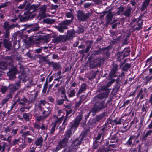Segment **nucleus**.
Returning a JSON list of instances; mask_svg holds the SVG:
<instances>
[{
	"label": "nucleus",
	"instance_id": "1",
	"mask_svg": "<svg viewBox=\"0 0 152 152\" xmlns=\"http://www.w3.org/2000/svg\"><path fill=\"white\" fill-rule=\"evenodd\" d=\"M39 109L42 111L43 115H45L47 117L49 115L51 111L50 104L46 103L45 100L40 101L37 105Z\"/></svg>",
	"mask_w": 152,
	"mask_h": 152
},
{
	"label": "nucleus",
	"instance_id": "2",
	"mask_svg": "<svg viewBox=\"0 0 152 152\" xmlns=\"http://www.w3.org/2000/svg\"><path fill=\"white\" fill-rule=\"evenodd\" d=\"M67 35H61L54 39L55 42H59L61 41L64 42L69 39H72L75 36V32L73 29L72 30H68L67 32Z\"/></svg>",
	"mask_w": 152,
	"mask_h": 152
},
{
	"label": "nucleus",
	"instance_id": "3",
	"mask_svg": "<svg viewBox=\"0 0 152 152\" xmlns=\"http://www.w3.org/2000/svg\"><path fill=\"white\" fill-rule=\"evenodd\" d=\"M106 105L104 104V102L102 101L100 103H96L94 106L91 108L90 112L88 114V117L91 113H92V115L95 116L97 112L106 107Z\"/></svg>",
	"mask_w": 152,
	"mask_h": 152
},
{
	"label": "nucleus",
	"instance_id": "4",
	"mask_svg": "<svg viewBox=\"0 0 152 152\" xmlns=\"http://www.w3.org/2000/svg\"><path fill=\"white\" fill-rule=\"evenodd\" d=\"M113 68L109 75V78L110 80L108 81L106 86H104L107 87V88L109 87L111 84L113 83L115 81V79H111V78L117 76L116 74L118 69V65L116 64H113Z\"/></svg>",
	"mask_w": 152,
	"mask_h": 152
},
{
	"label": "nucleus",
	"instance_id": "5",
	"mask_svg": "<svg viewBox=\"0 0 152 152\" xmlns=\"http://www.w3.org/2000/svg\"><path fill=\"white\" fill-rule=\"evenodd\" d=\"M72 22V20H66L60 23L58 25L56 26L55 28L60 32L63 33L64 30L68 29L67 26L70 25Z\"/></svg>",
	"mask_w": 152,
	"mask_h": 152
},
{
	"label": "nucleus",
	"instance_id": "6",
	"mask_svg": "<svg viewBox=\"0 0 152 152\" xmlns=\"http://www.w3.org/2000/svg\"><path fill=\"white\" fill-rule=\"evenodd\" d=\"M143 22L139 18L133 19L131 22V27L133 31L139 30L142 28Z\"/></svg>",
	"mask_w": 152,
	"mask_h": 152
},
{
	"label": "nucleus",
	"instance_id": "7",
	"mask_svg": "<svg viewBox=\"0 0 152 152\" xmlns=\"http://www.w3.org/2000/svg\"><path fill=\"white\" fill-rule=\"evenodd\" d=\"M91 14V12L85 13L83 11L79 10L77 14V18L79 20L83 22L89 19Z\"/></svg>",
	"mask_w": 152,
	"mask_h": 152
},
{
	"label": "nucleus",
	"instance_id": "8",
	"mask_svg": "<svg viewBox=\"0 0 152 152\" xmlns=\"http://www.w3.org/2000/svg\"><path fill=\"white\" fill-rule=\"evenodd\" d=\"M110 89L107 88V87L104 86H100L98 89V91L99 92L102 91H104L105 92L103 93H101L99 94L100 95V99H102L104 98H107L108 96V95L110 93Z\"/></svg>",
	"mask_w": 152,
	"mask_h": 152
},
{
	"label": "nucleus",
	"instance_id": "9",
	"mask_svg": "<svg viewBox=\"0 0 152 152\" xmlns=\"http://www.w3.org/2000/svg\"><path fill=\"white\" fill-rule=\"evenodd\" d=\"M18 98L16 100L17 102H18L20 104L25 105V103L28 102V100L24 96H22L20 92H18L15 95V99Z\"/></svg>",
	"mask_w": 152,
	"mask_h": 152
},
{
	"label": "nucleus",
	"instance_id": "10",
	"mask_svg": "<svg viewBox=\"0 0 152 152\" xmlns=\"http://www.w3.org/2000/svg\"><path fill=\"white\" fill-rule=\"evenodd\" d=\"M68 142L66 140L62 139L58 142V145L53 150V152H57L61 149L65 147L67 145Z\"/></svg>",
	"mask_w": 152,
	"mask_h": 152
},
{
	"label": "nucleus",
	"instance_id": "11",
	"mask_svg": "<svg viewBox=\"0 0 152 152\" xmlns=\"http://www.w3.org/2000/svg\"><path fill=\"white\" fill-rule=\"evenodd\" d=\"M20 72L19 67L15 66L11 69L7 73V75L10 77L14 78L15 77V75L18 73Z\"/></svg>",
	"mask_w": 152,
	"mask_h": 152
},
{
	"label": "nucleus",
	"instance_id": "12",
	"mask_svg": "<svg viewBox=\"0 0 152 152\" xmlns=\"http://www.w3.org/2000/svg\"><path fill=\"white\" fill-rule=\"evenodd\" d=\"M40 5V4H38L37 5H33L30 6L28 4L26 6L25 9L26 10H28L27 12L28 14L31 15L33 12L38 9Z\"/></svg>",
	"mask_w": 152,
	"mask_h": 152
},
{
	"label": "nucleus",
	"instance_id": "13",
	"mask_svg": "<svg viewBox=\"0 0 152 152\" xmlns=\"http://www.w3.org/2000/svg\"><path fill=\"white\" fill-rule=\"evenodd\" d=\"M82 119L81 115L77 116L76 119L72 122L71 126V128L72 129L76 128L79 126Z\"/></svg>",
	"mask_w": 152,
	"mask_h": 152
},
{
	"label": "nucleus",
	"instance_id": "14",
	"mask_svg": "<svg viewBox=\"0 0 152 152\" xmlns=\"http://www.w3.org/2000/svg\"><path fill=\"white\" fill-rule=\"evenodd\" d=\"M18 130V127H16L15 129H12L9 126H7L5 128V132L8 134H10V133L11 135L13 136H15L17 134V132Z\"/></svg>",
	"mask_w": 152,
	"mask_h": 152
},
{
	"label": "nucleus",
	"instance_id": "15",
	"mask_svg": "<svg viewBox=\"0 0 152 152\" xmlns=\"http://www.w3.org/2000/svg\"><path fill=\"white\" fill-rule=\"evenodd\" d=\"M24 26H26L27 28H31V29L28 31V33L38 31L40 28V27L38 25L37 23L29 25L25 24Z\"/></svg>",
	"mask_w": 152,
	"mask_h": 152
},
{
	"label": "nucleus",
	"instance_id": "16",
	"mask_svg": "<svg viewBox=\"0 0 152 152\" xmlns=\"http://www.w3.org/2000/svg\"><path fill=\"white\" fill-rule=\"evenodd\" d=\"M20 72L22 74L19 77V78L23 81L25 82L26 80V77L27 75L26 73L24 72V68L23 66L20 65L19 66Z\"/></svg>",
	"mask_w": 152,
	"mask_h": 152
},
{
	"label": "nucleus",
	"instance_id": "17",
	"mask_svg": "<svg viewBox=\"0 0 152 152\" xmlns=\"http://www.w3.org/2000/svg\"><path fill=\"white\" fill-rule=\"evenodd\" d=\"M78 148V147L77 146H74L72 144L69 148L64 149L63 151V152H75Z\"/></svg>",
	"mask_w": 152,
	"mask_h": 152
},
{
	"label": "nucleus",
	"instance_id": "18",
	"mask_svg": "<svg viewBox=\"0 0 152 152\" xmlns=\"http://www.w3.org/2000/svg\"><path fill=\"white\" fill-rule=\"evenodd\" d=\"M86 99V96L84 95H83L81 96L80 97L79 100L77 102H76L75 103V108L77 109L80 105Z\"/></svg>",
	"mask_w": 152,
	"mask_h": 152
},
{
	"label": "nucleus",
	"instance_id": "19",
	"mask_svg": "<svg viewBox=\"0 0 152 152\" xmlns=\"http://www.w3.org/2000/svg\"><path fill=\"white\" fill-rule=\"evenodd\" d=\"M47 7L45 5H43L39 8V15L42 17L45 16V13L46 12Z\"/></svg>",
	"mask_w": 152,
	"mask_h": 152
},
{
	"label": "nucleus",
	"instance_id": "20",
	"mask_svg": "<svg viewBox=\"0 0 152 152\" xmlns=\"http://www.w3.org/2000/svg\"><path fill=\"white\" fill-rule=\"evenodd\" d=\"M3 44L4 47L7 49L8 50H10L12 46V43L10 41L4 39L3 40Z\"/></svg>",
	"mask_w": 152,
	"mask_h": 152
},
{
	"label": "nucleus",
	"instance_id": "21",
	"mask_svg": "<svg viewBox=\"0 0 152 152\" xmlns=\"http://www.w3.org/2000/svg\"><path fill=\"white\" fill-rule=\"evenodd\" d=\"M4 59L7 64H11L13 62L14 58L13 56H11L5 57L4 58Z\"/></svg>",
	"mask_w": 152,
	"mask_h": 152
},
{
	"label": "nucleus",
	"instance_id": "22",
	"mask_svg": "<svg viewBox=\"0 0 152 152\" xmlns=\"http://www.w3.org/2000/svg\"><path fill=\"white\" fill-rule=\"evenodd\" d=\"M99 58L97 60H95L94 61H91L90 63L89 67L91 68H94L97 65H99L101 64L100 61H97Z\"/></svg>",
	"mask_w": 152,
	"mask_h": 152
},
{
	"label": "nucleus",
	"instance_id": "23",
	"mask_svg": "<svg viewBox=\"0 0 152 152\" xmlns=\"http://www.w3.org/2000/svg\"><path fill=\"white\" fill-rule=\"evenodd\" d=\"M113 17V14L112 13L109 12L108 14L106 15V17L107 18L106 22L107 24H113V23H112Z\"/></svg>",
	"mask_w": 152,
	"mask_h": 152
},
{
	"label": "nucleus",
	"instance_id": "24",
	"mask_svg": "<svg viewBox=\"0 0 152 152\" xmlns=\"http://www.w3.org/2000/svg\"><path fill=\"white\" fill-rule=\"evenodd\" d=\"M43 141V138L40 137L37 138L35 140L34 144L36 146H39L41 147L42 145V143Z\"/></svg>",
	"mask_w": 152,
	"mask_h": 152
},
{
	"label": "nucleus",
	"instance_id": "25",
	"mask_svg": "<svg viewBox=\"0 0 152 152\" xmlns=\"http://www.w3.org/2000/svg\"><path fill=\"white\" fill-rule=\"evenodd\" d=\"M87 85L85 83L82 84L80 88L76 94L77 96H79L81 93L85 91L86 89Z\"/></svg>",
	"mask_w": 152,
	"mask_h": 152
},
{
	"label": "nucleus",
	"instance_id": "26",
	"mask_svg": "<svg viewBox=\"0 0 152 152\" xmlns=\"http://www.w3.org/2000/svg\"><path fill=\"white\" fill-rule=\"evenodd\" d=\"M83 139V137L80 138H77L73 142L72 144L74 146L75 145L78 147V146L81 144Z\"/></svg>",
	"mask_w": 152,
	"mask_h": 152
},
{
	"label": "nucleus",
	"instance_id": "27",
	"mask_svg": "<svg viewBox=\"0 0 152 152\" xmlns=\"http://www.w3.org/2000/svg\"><path fill=\"white\" fill-rule=\"evenodd\" d=\"M14 25L12 24L9 25L8 22H5L4 23L3 27L4 29L6 30H9L14 28Z\"/></svg>",
	"mask_w": 152,
	"mask_h": 152
},
{
	"label": "nucleus",
	"instance_id": "28",
	"mask_svg": "<svg viewBox=\"0 0 152 152\" xmlns=\"http://www.w3.org/2000/svg\"><path fill=\"white\" fill-rule=\"evenodd\" d=\"M150 0H145L142 3V7L140 10L142 11H143L146 10Z\"/></svg>",
	"mask_w": 152,
	"mask_h": 152
},
{
	"label": "nucleus",
	"instance_id": "29",
	"mask_svg": "<svg viewBox=\"0 0 152 152\" xmlns=\"http://www.w3.org/2000/svg\"><path fill=\"white\" fill-rule=\"evenodd\" d=\"M72 135V131L70 129L66 131L64 134V137L63 138L64 139L68 142V140Z\"/></svg>",
	"mask_w": 152,
	"mask_h": 152
},
{
	"label": "nucleus",
	"instance_id": "30",
	"mask_svg": "<svg viewBox=\"0 0 152 152\" xmlns=\"http://www.w3.org/2000/svg\"><path fill=\"white\" fill-rule=\"evenodd\" d=\"M43 21L44 23L46 24H51L54 23L55 20V19L47 18L44 19Z\"/></svg>",
	"mask_w": 152,
	"mask_h": 152
},
{
	"label": "nucleus",
	"instance_id": "31",
	"mask_svg": "<svg viewBox=\"0 0 152 152\" xmlns=\"http://www.w3.org/2000/svg\"><path fill=\"white\" fill-rule=\"evenodd\" d=\"M66 115L63 123V124L64 125L66 124V123H65V122L68 117L69 115L72 113L73 110L72 109H70L69 110H66Z\"/></svg>",
	"mask_w": 152,
	"mask_h": 152
},
{
	"label": "nucleus",
	"instance_id": "32",
	"mask_svg": "<svg viewBox=\"0 0 152 152\" xmlns=\"http://www.w3.org/2000/svg\"><path fill=\"white\" fill-rule=\"evenodd\" d=\"M68 96L69 98H72L75 96V92L74 89L68 90L67 92Z\"/></svg>",
	"mask_w": 152,
	"mask_h": 152
},
{
	"label": "nucleus",
	"instance_id": "33",
	"mask_svg": "<svg viewBox=\"0 0 152 152\" xmlns=\"http://www.w3.org/2000/svg\"><path fill=\"white\" fill-rule=\"evenodd\" d=\"M73 12L72 10H70L69 11H66L65 12V16L67 18H71L70 20H73L74 17L73 15Z\"/></svg>",
	"mask_w": 152,
	"mask_h": 152
},
{
	"label": "nucleus",
	"instance_id": "34",
	"mask_svg": "<svg viewBox=\"0 0 152 152\" xmlns=\"http://www.w3.org/2000/svg\"><path fill=\"white\" fill-rule=\"evenodd\" d=\"M121 36H119L118 37L115 38L113 37V40L111 41V43L112 44L114 45L118 42L121 39Z\"/></svg>",
	"mask_w": 152,
	"mask_h": 152
},
{
	"label": "nucleus",
	"instance_id": "35",
	"mask_svg": "<svg viewBox=\"0 0 152 152\" xmlns=\"http://www.w3.org/2000/svg\"><path fill=\"white\" fill-rule=\"evenodd\" d=\"M143 90L142 88H141L139 91L138 94L136 97V98L140 97V100H141L143 99L145 97V94H143Z\"/></svg>",
	"mask_w": 152,
	"mask_h": 152
},
{
	"label": "nucleus",
	"instance_id": "36",
	"mask_svg": "<svg viewBox=\"0 0 152 152\" xmlns=\"http://www.w3.org/2000/svg\"><path fill=\"white\" fill-rule=\"evenodd\" d=\"M96 71H92L91 72L88 76V78L90 80L94 79L96 77Z\"/></svg>",
	"mask_w": 152,
	"mask_h": 152
},
{
	"label": "nucleus",
	"instance_id": "37",
	"mask_svg": "<svg viewBox=\"0 0 152 152\" xmlns=\"http://www.w3.org/2000/svg\"><path fill=\"white\" fill-rule=\"evenodd\" d=\"M52 65L53 69L55 70H57L61 67V65L58 63L52 62Z\"/></svg>",
	"mask_w": 152,
	"mask_h": 152
},
{
	"label": "nucleus",
	"instance_id": "38",
	"mask_svg": "<svg viewBox=\"0 0 152 152\" xmlns=\"http://www.w3.org/2000/svg\"><path fill=\"white\" fill-rule=\"evenodd\" d=\"M64 118V116H62L61 118H56L55 121L54 123L53 124H55L56 126L57 124H60V123L62 121Z\"/></svg>",
	"mask_w": 152,
	"mask_h": 152
},
{
	"label": "nucleus",
	"instance_id": "39",
	"mask_svg": "<svg viewBox=\"0 0 152 152\" xmlns=\"http://www.w3.org/2000/svg\"><path fill=\"white\" fill-rule=\"evenodd\" d=\"M117 56V59L118 61H121L125 57L122 52H118Z\"/></svg>",
	"mask_w": 152,
	"mask_h": 152
},
{
	"label": "nucleus",
	"instance_id": "40",
	"mask_svg": "<svg viewBox=\"0 0 152 152\" xmlns=\"http://www.w3.org/2000/svg\"><path fill=\"white\" fill-rule=\"evenodd\" d=\"M131 8H128L124 11L123 15L127 17H129L131 14Z\"/></svg>",
	"mask_w": 152,
	"mask_h": 152
},
{
	"label": "nucleus",
	"instance_id": "41",
	"mask_svg": "<svg viewBox=\"0 0 152 152\" xmlns=\"http://www.w3.org/2000/svg\"><path fill=\"white\" fill-rule=\"evenodd\" d=\"M104 117V115L100 114L96 115L94 119V121L95 122H98L103 119Z\"/></svg>",
	"mask_w": 152,
	"mask_h": 152
},
{
	"label": "nucleus",
	"instance_id": "42",
	"mask_svg": "<svg viewBox=\"0 0 152 152\" xmlns=\"http://www.w3.org/2000/svg\"><path fill=\"white\" fill-rule=\"evenodd\" d=\"M47 118V117L45 115L41 116H37L35 117L36 120L39 122L44 120Z\"/></svg>",
	"mask_w": 152,
	"mask_h": 152
},
{
	"label": "nucleus",
	"instance_id": "43",
	"mask_svg": "<svg viewBox=\"0 0 152 152\" xmlns=\"http://www.w3.org/2000/svg\"><path fill=\"white\" fill-rule=\"evenodd\" d=\"M8 96H9L8 98H5L2 100L1 103L2 105V106H4V105L6 104V103L8 101L9 98H12V95L11 94H10Z\"/></svg>",
	"mask_w": 152,
	"mask_h": 152
},
{
	"label": "nucleus",
	"instance_id": "44",
	"mask_svg": "<svg viewBox=\"0 0 152 152\" xmlns=\"http://www.w3.org/2000/svg\"><path fill=\"white\" fill-rule=\"evenodd\" d=\"M130 52V49L128 48H125L122 52L124 55L125 57L128 56L129 55Z\"/></svg>",
	"mask_w": 152,
	"mask_h": 152
},
{
	"label": "nucleus",
	"instance_id": "45",
	"mask_svg": "<svg viewBox=\"0 0 152 152\" xmlns=\"http://www.w3.org/2000/svg\"><path fill=\"white\" fill-rule=\"evenodd\" d=\"M7 68V64L5 62H0V69H5Z\"/></svg>",
	"mask_w": 152,
	"mask_h": 152
},
{
	"label": "nucleus",
	"instance_id": "46",
	"mask_svg": "<svg viewBox=\"0 0 152 152\" xmlns=\"http://www.w3.org/2000/svg\"><path fill=\"white\" fill-rule=\"evenodd\" d=\"M92 42L93 41H89V45L87 46L86 49L84 50L85 51L84 53H87L89 51L91 48V45Z\"/></svg>",
	"mask_w": 152,
	"mask_h": 152
},
{
	"label": "nucleus",
	"instance_id": "47",
	"mask_svg": "<svg viewBox=\"0 0 152 152\" xmlns=\"http://www.w3.org/2000/svg\"><path fill=\"white\" fill-rule=\"evenodd\" d=\"M61 96L63 98H64L65 100H66L68 102L69 101L67 99L66 96L65 94V91L64 89L61 91Z\"/></svg>",
	"mask_w": 152,
	"mask_h": 152
},
{
	"label": "nucleus",
	"instance_id": "48",
	"mask_svg": "<svg viewBox=\"0 0 152 152\" xmlns=\"http://www.w3.org/2000/svg\"><path fill=\"white\" fill-rule=\"evenodd\" d=\"M48 83L47 81V80L44 85L42 91V93L45 94L46 93L47 89L48 88Z\"/></svg>",
	"mask_w": 152,
	"mask_h": 152
},
{
	"label": "nucleus",
	"instance_id": "49",
	"mask_svg": "<svg viewBox=\"0 0 152 152\" xmlns=\"http://www.w3.org/2000/svg\"><path fill=\"white\" fill-rule=\"evenodd\" d=\"M100 95L99 94H98L96 96L94 97L93 99V101L94 102H95V104L96 103H98V102L99 101V100L101 99H100Z\"/></svg>",
	"mask_w": 152,
	"mask_h": 152
},
{
	"label": "nucleus",
	"instance_id": "50",
	"mask_svg": "<svg viewBox=\"0 0 152 152\" xmlns=\"http://www.w3.org/2000/svg\"><path fill=\"white\" fill-rule=\"evenodd\" d=\"M130 64L126 63L123 67V70L124 71H127L130 68Z\"/></svg>",
	"mask_w": 152,
	"mask_h": 152
},
{
	"label": "nucleus",
	"instance_id": "51",
	"mask_svg": "<svg viewBox=\"0 0 152 152\" xmlns=\"http://www.w3.org/2000/svg\"><path fill=\"white\" fill-rule=\"evenodd\" d=\"M102 134L103 132H100V133H98L97 136L95 139V142L96 144L97 142H99V140L101 138Z\"/></svg>",
	"mask_w": 152,
	"mask_h": 152
},
{
	"label": "nucleus",
	"instance_id": "52",
	"mask_svg": "<svg viewBox=\"0 0 152 152\" xmlns=\"http://www.w3.org/2000/svg\"><path fill=\"white\" fill-rule=\"evenodd\" d=\"M18 17L20 18V21L21 22L25 21L28 19V18L26 17L21 16L20 15H18Z\"/></svg>",
	"mask_w": 152,
	"mask_h": 152
},
{
	"label": "nucleus",
	"instance_id": "53",
	"mask_svg": "<svg viewBox=\"0 0 152 152\" xmlns=\"http://www.w3.org/2000/svg\"><path fill=\"white\" fill-rule=\"evenodd\" d=\"M133 138L134 137L132 136H131L129 139L126 142L127 145L129 146L131 145L132 143V140Z\"/></svg>",
	"mask_w": 152,
	"mask_h": 152
},
{
	"label": "nucleus",
	"instance_id": "54",
	"mask_svg": "<svg viewBox=\"0 0 152 152\" xmlns=\"http://www.w3.org/2000/svg\"><path fill=\"white\" fill-rule=\"evenodd\" d=\"M9 88L12 91H14L17 89L16 86L15 85H11L9 86Z\"/></svg>",
	"mask_w": 152,
	"mask_h": 152
},
{
	"label": "nucleus",
	"instance_id": "55",
	"mask_svg": "<svg viewBox=\"0 0 152 152\" xmlns=\"http://www.w3.org/2000/svg\"><path fill=\"white\" fill-rule=\"evenodd\" d=\"M110 151V149L109 148H100L99 150V152H108Z\"/></svg>",
	"mask_w": 152,
	"mask_h": 152
},
{
	"label": "nucleus",
	"instance_id": "56",
	"mask_svg": "<svg viewBox=\"0 0 152 152\" xmlns=\"http://www.w3.org/2000/svg\"><path fill=\"white\" fill-rule=\"evenodd\" d=\"M23 118L27 121H29V116L26 113H24L23 114Z\"/></svg>",
	"mask_w": 152,
	"mask_h": 152
},
{
	"label": "nucleus",
	"instance_id": "57",
	"mask_svg": "<svg viewBox=\"0 0 152 152\" xmlns=\"http://www.w3.org/2000/svg\"><path fill=\"white\" fill-rule=\"evenodd\" d=\"M152 133V130H149L145 134L143 135V138L144 139H145L146 137H147L148 136H150L151 135V133Z\"/></svg>",
	"mask_w": 152,
	"mask_h": 152
},
{
	"label": "nucleus",
	"instance_id": "58",
	"mask_svg": "<svg viewBox=\"0 0 152 152\" xmlns=\"http://www.w3.org/2000/svg\"><path fill=\"white\" fill-rule=\"evenodd\" d=\"M55 124H53L51 125V128L50 129V133L51 134H53L55 130V128L56 127Z\"/></svg>",
	"mask_w": 152,
	"mask_h": 152
},
{
	"label": "nucleus",
	"instance_id": "59",
	"mask_svg": "<svg viewBox=\"0 0 152 152\" xmlns=\"http://www.w3.org/2000/svg\"><path fill=\"white\" fill-rule=\"evenodd\" d=\"M145 79L146 80L145 82V84H147L148 83L149 81L152 79V75L150 77L148 76H146L145 77Z\"/></svg>",
	"mask_w": 152,
	"mask_h": 152
},
{
	"label": "nucleus",
	"instance_id": "60",
	"mask_svg": "<svg viewBox=\"0 0 152 152\" xmlns=\"http://www.w3.org/2000/svg\"><path fill=\"white\" fill-rule=\"evenodd\" d=\"M124 9V7L122 6H120L118 9L117 13L118 15H119L120 13L122 12Z\"/></svg>",
	"mask_w": 152,
	"mask_h": 152
},
{
	"label": "nucleus",
	"instance_id": "61",
	"mask_svg": "<svg viewBox=\"0 0 152 152\" xmlns=\"http://www.w3.org/2000/svg\"><path fill=\"white\" fill-rule=\"evenodd\" d=\"M10 36V32L9 30H6V32L4 33L3 37H5L6 38H9Z\"/></svg>",
	"mask_w": 152,
	"mask_h": 152
},
{
	"label": "nucleus",
	"instance_id": "62",
	"mask_svg": "<svg viewBox=\"0 0 152 152\" xmlns=\"http://www.w3.org/2000/svg\"><path fill=\"white\" fill-rule=\"evenodd\" d=\"M7 90V88L5 86H2L1 88V91L2 93H5Z\"/></svg>",
	"mask_w": 152,
	"mask_h": 152
},
{
	"label": "nucleus",
	"instance_id": "63",
	"mask_svg": "<svg viewBox=\"0 0 152 152\" xmlns=\"http://www.w3.org/2000/svg\"><path fill=\"white\" fill-rule=\"evenodd\" d=\"M36 147L34 145H31L30 147V152H34Z\"/></svg>",
	"mask_w": 152,
	"mask_h": 152
},
{
	"label": "nucleus",
	"instance_id": "64",
	"mask_svg": "<svg viewBox=\"0 0 152 152\" xmlns=\"http://www.w3.org/2000/svg\"><path fill=\"white\" fill-rule=\"evenodd\" d=\"M10 4L9 2H7L5 3H2L0 5V9L6 7L8 4Z\"/></svg>",
	"mask_w": 152,
	"mask_h": 152
}]
</instances>
